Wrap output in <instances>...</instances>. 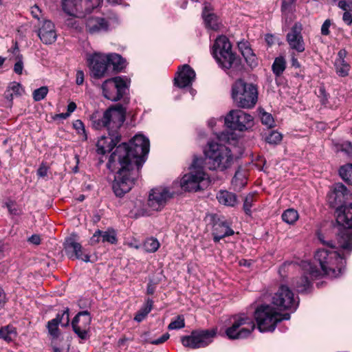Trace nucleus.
<instances>
[{
  "instance_id": "1",
  "label": "nucleus",
  "mask_w": 352,
  "mask_h": 352,
  "mask_svg": "<svg viewBox=\"0 0 352 352\" xmlns=\"http://www.w3.org/2000/svg\"><path fill=\"white\" fill-rule=\"evenodd\" d=\"M149 147L148 139L138 134L129 144L122 143L116 146L111 153L107 166L111 171L118 169L112 186L116 196L122 197L131 189Z\"/></svg>"
},
{
  "instance_id": "2",
  "label": "nucleus",
  "mask_w": 352,
  "mask_h": 352,
  "mask_svg": "<svg viewBox=\"0 0 352 352\" xmlns=\"http://www.w3.org/2000/svg\"><path fill=\"white\" fill-rule=\"evenodd\" d=\"M318 239L321 243L330 250L320 249L316 254L314 258L318 262L320 268V275L325 274L331 278H336L340 276L344 270L346 263V257L351 252H346L337 246V239H325L322 234L318 235Z\"/></svg>"
},
{
  "instance_id": "3",
  "label": "nucleus",
  "mask_w": 352,
  "mask_h": 352,
  "mask_svg": "<svg viewBox=\"0 0 352 352\" xmlns=\"http://www.w3.org/2000/svg\"><path fill=\"white\" fill-rule=\"evenodd\" d=\"M336 223L333 228L337 246L346 252H352V204L336 210Z\"/></svg>"
},
{
  "instance_id": "4",
  "label": "nucleus",
  "mask_w": 352,
  "mask_h": 352,
  "mask_svg": "<svg viewBox=\"0 0 352 352\" xmlns=\"http://www.w3.org/2000/svg\"><path fill=\"white\" fill-rule=\"evenodd\" d=\"M125 109L122 105L109 107L104 112L94 111L90 116L93 128L100 130L105 128L108 132L119 131L125 120Z\"/></svg>"
},
{
  "instance_id": "5",
  "label": "nucleus",
  "mask_w": 352,
  "mask_h": 352,
  "mask_svg": "<svg viewBox=\"0 0 352 352\" xmlns=\"http://www.w3.org/2000/svg\"><path fill=\"white\" fill-rule=\"evenodd\" d=\"M204 153L206 164L210 170L223 171L230 168L233 163L231 150L224 144L209 142Z\"/></svg>"
},
{
  "instance_id": "6",
  "label": "nucleus",
  "mask_w": 352,
  "mask_h": 352,
  "mask_svg": "<svg viewBox=\"0 0 352 352\" xmlns=\"http://www.w3.org/2000/svg\"><path fill=\"white\" fill-rule=\"evenodd\" d=\"M232 98L237 107L251 109L258 100L257 87L252 83L239 79L232 85Z\"/></svg>"
},
{
  "instance_id": "7",
  "label": "nucleus",
  "mask_w": 352,
  "mask_h": 352,
  "mask_svg": "<svg viewBox=\"0 0 352 352\" xmlns=\"http://www.w3.org/2000/svg\"><path fill=\"white\" fill-rule=\"evenodd\" d=\"M257 327L261 332L273 331L278 322L290 318L289 314H280L269 305H261L254 311Z\"/></svg>"
},
{
  "instance_id": "8",
  "label": "nucleus",
  "mask_w": 352,
  "mask_h": 352,
  "mask_svg": "<svg viewBox=\"0 0 352 352\" xmlns=\"http://www.w3.org/2000/svg\"><path fill=\"white\" fill-rule=\"evenodd\" d=\"M212 53L217 60L226 69H230V74L233 75V68L238 65V60L232 52V45L225 36L218 37L212 47Z\"/></svg>"
},
{
  "instance_id": "9",
  "label": "nucleus",
  "mask_w": 352,
  "mask_h": 352,
  "mask_svg": "<svg viewBox=\"0 0 352 352\" xmlns=\"http://www.w3.org/2000/svg\"><path fill=\"white\" fill-rule=\"evenodd\" d=\"M232 325L227 328L226 334L229 339L240 340L248 338L256 325L252 317L240 314L233 316Z\"/></svg>"
},
{
  "instance_id": "10",
  "label": "nucleus",
  "mask_w": 352,
  "mask_h": 352,
  "mask_svg": "<svg viewBox=\"0 0 352 352\" xmlns=\"http://www.w3.org/2000/svg\"><path fill=\"white\" fill-rule=\"evenodd\" d=\"M199 160H195L190 167V172L185 174L181 179V188L186 191H198L204 189L208 184V178L203 167L197 166Z\"/></svg>"
},
{
  "instance_id": "11",
  "label": "nucleus",
  "mask_w": 352,
  "mask_h": 352,
  "mask_svg": "<svg viewBox=\"0 0 352 352\" xmlns=\"http://www.w3.org/2000/svg\"><path fill=\"white\" fill-rule=\"evenodd\" d=\"M104 97L111 101H118L126 94L128 89L127 78L116 76L106 80L102 85Z\"/></svg>"
},
{
  "instance_id": "12",
  "label": "nucleus",
  "mask_w": 352,
  "mask_h": 352,
  "mask_svg": "<svg viewBox=\"0 0 352 352\" xmlns=\"http://www.w3.org/2000/svg\"><path fill=\"white\" fill-rule=\"evenodd\" d=\"M100 3V0H62L63 10L75 18H82Z\"/></svg>"
},
{
  "instance_id": "13",
  "label": "nucleus",
  "mask_w": 352,
  "mask_h": 352,
  "mask_svg": "<svg viewBox=\"0 0 352 352\" xmlns=\"http://www.w3.org/2000/svg\"><path fill=\"white\" fill-rule=\"evenodd\" d=\"M216 334L215 329L196 330L189 336H183L181 341L185 347L192 349L204 348L212 342Z\"/></svg>"
},
{
  "instance_id": "14",
  "label": "nucleus",
  "mask_w": 352,
  "mask_h": 352,
  "mask_svg": "<svg viewBox=\"0 0 352 352\" xmlns=\"http://www.w3.org/2000/svg\"><path fill=\"white\" fill-rule=\"evenodd\" d=\"M225 124L231 129L244 131L253 126L254 118L242 110L233 109L225 117Z\"/></svg>"
},
{
  "instance_id": "15",
  "label": "nucleus",
  "mask_w": 352,
  "mask_h": 352,
  "mask_svg": "<svg viewBox=\"0 0 352 352\" xmlns=\"http://www.w3.org/2000/svg\"><path fill=\"white\" fill-rule=\"evenodd\" d=\"M301 268L300 276L293 279L292 285L298 292L302 293L309 289L311 287L310 279L320 276V271L308 261L302 262Z\"/></svg>"
},
{
  "instance_id": "16",
  "label": "nucleus",
  "mask_w": 352,
  "mask_h": 352,
  "mask_svg": "<svg viewBox=\"0 0 352 352\" xmlns=\"http://www.w3.org/2000/svg\"><path fill=\"white\" fill-rule=\"evenodd\" d=\"M272 304L280 310L294 311L298 307V300L287 286L281 285L272 297Z\"/></svg>"
},
{
  "instance_id": "17",
  "label": "nucleus",
  "mask_w": 352,
  "mask_h": 352,
  "mask_svg": "<svg viewBox=\"0 0 352 352\" xmlns=\"http://www.w3.org/2000/svg\"><path fill=\"white\" fill-rule=\"evenodd\" d=\"M173 196V193L168 188L160 186L151 190L147 204L152 210L160 211Z\"/></svg>"
},
{
  "instance_id": "18",
  "label": "nucleus",
  "mask_w": 352,
  "mask_h": 352,
  "mask_svg": "<svg viewBox=\"0 0 352 352\" xmlns=\"http://www.w3.org/2000/svg\"><path fill=\"white\" fill-rule=\"evenodd\" d=\"M91 318L87 311L79 312L73 319L72 325L74 331L82 340H87L89 338Z\"/></svg>"
},
{
  "instance_id": "19",
  "label": "nucleus",
  "mask_w": 352,
  "mask_h": 352,
  "mask_svg": "<svg viewBox=\"0 0 352 352\" xmlns=\"http://www.w3.org/2000/svg\"><path fill=\"white\" fill-rule=\"evenodd\" d=\"M107 54L95 53L87 59L89 68L94 77L100 78L106 74L109 64Z\"/></svg>"
},
{
  "instance_id": "20",
  "label": "nucleus",
  "mask_w": 352,
  "mask_h": 352,
  "mask_svg": "<svg viewBox=\"0 0 352 352\" xmlns=\"http://www.w3.org/2000/svg\"><path fill=\"white\" fill-rule=\"evenodd\" d=\"M302 25L296 23L287 34V41L291 49L302 52L305 50V42L302 35Z\"/></svg>"
},
{
  "instance_id": "21",
  "label": "nucleus",
  "mask_w": 352,
  "mask_h": 352,
  "mask_svg": "<svg viewBox=\"0 0 352 352\" xmlns=\"http://www.w3.org/2000/svg\"><path fill=\"white\" fill-rule=\"evenodd\" d=\"M119 131L108 132V136H102L97 142L98 153L105 154L111 152L120 141Z\"/></svg>"
},
{
  "instance_id": "22",
  "label": "nucleus",
  "mask_w": 352,
  "mask_h": 352,
  "mask_svg": "<svg viewBox=\"0 0 352 352\" xmlns=\"http://www.w3.org/2000/svg\"><path fill=\"white\" fill-rule=\"evenodd\" d=\"M65 250L66 254L70 258L81 259L85 262L89 261V256L84 254L82 252V245L76 242L73 237H69L66 239L65 243Z\"/></svg>"
},
{
  "instance_id": "23",
  "label": "nucleus",
  "mask_w": 352,
  "mask_h": 352,
  "mask_svg": "<svg viewBox=\"0 0 352 352\" xmlns=\"http://www.w3.org/2000/svg\"><path fill=\"white\" fill-rule=\"evenodd\" d=\"M109 23L104 18L98 16H89L86 19L85 28L91 34H96L107 32Z\"/></svg>"
},
{
  "instance_id": "24",
  "label": "nucleus",
  "mask_w": 352,
  "mask_h": 352,
  "mask_svg": "<svg viewBox=\"0 0 352 352\" xmlns=\"http://www.w3.org/2000/svg\"><path fill=\"white\" fill-rule=\"evenodd\" d=\"M38 36L45 45L54 43L56 40L57 34L54 23L50 21L45 20L42 26L38 30Z\"/></svg>"
},
{
  "instance_id": "25",
  "label": "nucleus",
  "mask_w": 352,
  "mask_h": 352,
  "mask_svg": "<svg viewBox=\"0 0 352 352\" xmlns=\"http://www.w3.org/2000/svg\"><path fill=\"white\" fill-rule=\"evenodd\" d=\"M100 242L116 244L118 239L116 231L113 229H108L106 231L96 230L91 236L90 243L91 245H95Z\"/></svg>"
},
{
  "instance_id": "26",
  "label": "nucleus",
  "mask_w": 352,
  "mask_h": 352,
  "mask_svg": "<svg viewBox=\"0 0 352 352\" xmlns=\"http://www.w3.org/2000/svg\"><path fill=\"white\" fill-rule=\"evenodd\" d=\"M195 73L188 65H184L178 73V76L175 79V83L180 88H184L190 85L194 78Z\"/></svg>"
},
{
  "instance_id": "27",
  "label": "nucleus",
  "mask_w": 352,
  "mask_h": 352,
  "mask_svg": "<svg viewBox=\"0 0 352 352\" xmlns=\"http://www.w3.org/2000/svg\"><path fill=\"white\" fill-rule=\"evenodd\" d=\"M347 194V189L344 185L340 183L336 184L333 190L328 195V201L331 206L336 207L344 201Z\"/></svg>"
},
{
  "instance_id": "28",
  "label": "nucleus",
  "mask_w": 352,
  "mask_h": 352,
  "mask_svg": "<svg viewBox=\"0 0 352 352\" xmlns=\"http://www.w3.org/2000/svg\"><path fill=\"white\" fill-rule=\"evenodd\" d=\"M234 234V231L226 221H217L213 226V239L219 242L221 239Z\"/></svg>"
},
{
  "instance_id": "29",
  "label": "nucleus",
  "mask_w": 352,
  "mask_h": 352,
  "mask_svg": "<svg viewBox=\"0 0 352 352\" xmlns=\"http://www.w3.org/2000/svg\"><path fill=\"white\" fill-rule=\"evenodd\" d=\"M210 6L209 4H205L202 16L204 18L205 24L207 28L212 30H217L218 28V23L217 16L212 13H210Z\"/></svg>"
},
{
  "instance_id": "30",
  "label": "nucleus",
  "mask_w": 352,
  "mask_h": 352,
  "mask_svg": "<svg viewBox=\"0 0 352 352\" xmlns=\"http://www.w3.org/2000/svg\"><path fill=\"white\" fill-rule=\"evenodd\" d=\"M217 199L220 204L227 206H234L237 202L236 195L227 190H220L217 194Z\"/></svg>"
},
{
  "instance_id": "31",
  "label": "nucleus",
  "mask_w": 352,
  "mask_h": 352,
  "mask_svg": "<svg viewBox=\"0 0 352 352\" xmlns=\"http://www.w3.org/2000/svg\"><path fill=\"white\" fill-rule=\"evenodd\" d=\"M108 57V64L112 65L114 70L121 71L125 67L124 58L118 54H107Z\"/></svg>"
},
{
  "instance_id": "32",
  "label": "nucleus",
  "mask_w": 352,
  "mask_h": 352,
  "mask_svg": "<svg viewBox=\"0 0 352 352\" xmlns=\"http://www.w3.org/2000/svg\"><path fill=\"white\" fill-rule=\"evenodd\" d=\"M21 85L16 82H12L8 85L7 89L4 93V96L10 103L14 96H19L21 95Z\"/></svg>"
},
{
  "instance_id": "33",
  "label": "nucleus",
  "mask_w": 352,
  "mask_h": 352,
  "mask_svg": "<svg viewBox=\"0 0 352 352\" xmlns=\"http://www.w3.org/2000/svg\"><path fill=\"white\" fill-rule=\"evenodd\" d=\"M153 304V301L151 299H148L146 305L137 312L134 320L138 322H142L151 311Z\"/></svg>"
},
{
  "instance_id": "34",
  "label": "nucleus",
  "mask_w": 352,
  "mask_h": 352,
  "mask_svg": "<svg viewBox=\"0 0 352 352\" xmlns=\"http://www.w3.org/2000/svg\"><path fill=\"white\" fill-rule=\"evenodd\" d=\"M273 73L276 76H280L286 68V60L283 56L276 57L272 64Z\"/></svg>"
},
{
  "instance_id": "35",
  "label": "nucleus",
  "mask_w": 352,
  "mask_h": 352,
  "mask_svg": "<svg viewBox=\"0 0 352 352\" xmlns=\"http://www.w3.org/2000/svg\"><path fill=\"white\" fill-rule=\"evenodd\" d=\"M335 67L337 74L342 77L346 76L350 70L349 65L344 58H338L335 62Z\"/></svg>"
},
{
  "instance_id": "36",
  "label": "nucleus",
  "mask_w": 352,
  "mask_h": 352,
  "mask_svg": "<svg viewBox=\"0 0 352 352\" xmlns=\"http://www.w3.org/2000/svg\"><path fill=\"white\" fill-rule=\"evenodd\" d=\"M16 333L14 328L10 326L3 327L0 329V338L7 342L12 341L16 338Z\"/></svg>"
},
{
  "instance_id": "37",
  "label": "nucleus",
  "mask_w": 352,
  "mask_h": 352,
  "mask_svg": "<svg viewBox=\"0 0 352 352\" xmlns=\"http://www.w3.org/2000/svg\"><path fill=\"white\" fill-rule=\"evenodd\" d=\"M339 174L342 179L352 185V164H347L340 167Z\"/></svg>"
},
{
  "instance_id": "38",
  "label": "nucleus",
  "mask_w": 352,
  "mask_h": 352,
  "mask_svg": "<svg viewBox=\"0 0 352 352\" xmlns=\"http://www.w3.org/2000/svg\"><path fill=\"white\" fill-rule=\"evenodd\" d=\"M60 314H57L56 317L47 322V329L49 333L53 338H58L59 336V330H58V324L60 322L59 320Z\"/></svg>"
},
{
  "instance_id": "39",
  "label": "nucleus",
  "mask_w": 352,
  "mask_h": 352,
  "mask_svg": "<svg viewBox=\"0 0 352 352\" xmlns=\"http://www.w3.org/2000/svg\"><path fill=\"white\" fill-rule=\"evenodd\" d=\"M241 54L250 67H255L257 65L256 56L249 45L243 50Z\"/></svg>"
},
{
  "instance_id": "40",
  "label": "nucleus",
  "mask_w": 352,
  "mask_h": 352,
  "mask_svg": "<svg viewBox=\"0 0 352 352\" xmlns=\"http://www.w3.org/2000/svg\"><path fill=\"white\" fill-rule=\"evenodd\" d=\"M298 219V213L294 209H287L282 214V219L288 224L294 223Z\"/></svg>"
},
{
  "instance_id": "41",
  "label": "nucleus",
  "mask_w": 352,
  "mask_h": 352,
  "mask_svg": "<svg viewBox=\"0 0 352 352\" xmlns=\"http://www.w3.org/2000/svg\"><path fill=\"white\" fill-rule=\"evenodd\" d=\"M160 248L159 241L154 238L147 239L143 245V248L146 252H155Z\"/></svg>"
},
{
  "instance_id": "42",
  "label": "nucleus",
  "mask_w": 352,
  "mask_h": 352,
  "mask_svg": "<svg viewBox=\"0 0 352 352\" xmlns=\"http://www.w3.org/2000/svg\"><path fill=\"white\" fill-rule=\"evenodd\" d=\"M336 152H342L348 157H352V144L349 142L338 143L334 145Z\"/></svg>"
},
{
  "instance_id": "43",
  "label": "nucleus",
  "mask_w": 352,
  "mask_h": 352,
  "mask_svg": "<svg viewBox=\"0 0 352 352\" xmlns=\"http://www.w3.org/2000/svg\"><path fill=\"white\" fill-rule=\"evenodd\" d=\"M283 136L281 133L276 131H272L266 135L265 140L270 144H278L282 140Z\"/></svg>"
},
{
  "instance_id": "44",
  "label": "nucleus",
  "mask_w": 352,
  "mask_h": 352,
  "mask_svg": "<svg viewBox=\"0 0 352 352\" xmlns=\"http://www.w3.org/2000/svg\"><path fill=\"white\" fill-rule=\"evenodd\" d=\"M256 200V195L253 193L248 194L245 199L243 203V210L246 214L250 216L252 214L251 208L253 206V203Z\"/></svg>"
},
{
  "instance_id": "45",
  "label": "nucleus",
  "mask_w": 352,
  "mask_h": 352,
  "mask_svg": "<svg viewBox=\"0 0 352 352\" xmlns=\"http://www.w3.org/2000/svg\"><path fill=\"white\" fill-rule=\"evenodd\" d=\"M48 93V88L46 86H43L33 91L32 96L34 101H41L43 100Z\"/></svg>"
},
{
  "instance_id": "46",
  "label": "nucleus",
  "mask_w": 352,
  "mask_h": 352,
  "mask_svg": "<svg viewBox=\"0 0 352 352\" xmlns=\"http://www.w3.org/2000/svg\"><path fill=\"white\" fill-rule=\"evenodd\" d=\"M185 327L184 318L183 316H177L176 319L168 324V329H179Z\"/></svg>"
},
{
  "instance_id": "47",
  "label": "nucleus",
  "mask_w": 352,
  "mask_h": 352,
  "mask_svg": "<svg viewBox=\"0 0 352 352\" xmlns=\"http://www.w3.org/2000/svg\"><path fill=\"white\" fill-rule=\"evenodd\" d=\"M261 122L267 128H272L274 126V120L272 116L267 112L261 113Z\"/></svg>"
},
{
  "instance_id": "48",
  "label": "nucleus",
  "mask_w": 352,
  "mask_h": 352,
  "mask_svg": "<svg viewBox=\"0 0 352 352\" xmlns=\"http://www.w3.org/2000/svg\"><path fill=\"white\" fill-rule=\"evenodd\" d=\"M74 128L76 130L78 133L82 135L85 140H87V134L85 129V125L80 120H76L73 124Z\"/></svg>"
},
{
  "instance_id": "49",
  "label": "nucleus",
  "mask_w": 352,
  "mask_h": 352,
  "mask_svg": "<svg viewBox=\"0 0 352 352\" xmlns=\"http://www.w3.org/2000/svg\"><path fill=\"white\" fill-rule=\"evenodd\" d=\"M338 7L344 12H352V1L341 0L338 3Z\"/></svg>"
},
{
  "instance_id": "50",
  "label": "nucleus",
  "mask_w": 352,
  "mask_h": 352,
  "mask_svg": "<svg viewBox=\"0 0 352 352\" xmlns=\"http://www.w3.org/2000/svg\"><path fill=\"white\" fill-rule=\"evenodd\" d=\"M59 320L62 326L66 327L69 324V309L67 308L62 314H60Z\"/></svg>"
},
{
  "instance_id": "51",
  "label": "nucleus",
  "mask_w": 352,
  "mask_h": 352,
  "mask_svg": "<svg viewBox=\"0 0 352 352\" xmlns=\"http://www.w3.org/2000/svg\"><path fill=\"white\" fill-rule=\"evenodd\" d=\"M23 69V63L22 61L21 56L18 57L17 62L14 64V71L17 74H21Z\"/></svg>"
},
{
  "instance_id": "52",
  "label": "nucleus",
  "mask_w": 352,
  "mask_h": 352,
  "mask_svg": "<svg viewBox=\"0 0 352 352\" xmlns=\"http://www.w3.org/2000/svg\"><path fill=\"white\" fill-rule=\"evenodd\" d=\"M331 25V21L329 19H327L321 27V34L322 35H329L330 33L329 28Z\"/></svg>"
},
{
  "instance_id": "53",
  "label": "nucleus",
  "mask_w": 352,
  "mask_h": 352,
  "mask_svg": "<svg viewBox=\"0 0 352 352\" xmlns=\"http://www.w3.org/2000/svg\"><path fill=\"white\" fill-rule=\"evenodd\" d=\"M169 334L168 333H166L164 335H162L160 338L151 341L150 343L155 345L160 344L165 342L169 338Z\"/></svg>"
},
{
  "instance_id": "54",
  "label": "nucleus",
  "mask_w": 352,
  "mask_h": 352,
  "mask_svg": "<svg viewBox=\"0 0 352 352\" xmlns=\"http://www.w3.org/2000/svg\"><path fill=\"white\" fill-rule=\"evenodd\" d=\"M48 168L47 166L42 164L37 170V175L41 177H44L47 175Z\"/></svg>"
},
{
  "instance_id": "55",
  "label": "nucleus",
  "mask_w": 352,
  "mask_h": 352,
  "mask_svg": "<svg viewBox=\"0 0 352 352\" xmlns=\"http://www.w3.org/2000/svg\"><path fill=\"white\" fill-rule=\"evenodd\" d=\"M31 14L34 18L39 19L41 16V11L40 8L35 5L31 8Z\"/></svg>"
},
{
  "instance_id": "56",
  "label": "nucleus",
  "mask_w": 352,
  "mask_h": 352,
  "mask_svg": "<svg viewBox=\"0 0 352 352\" xmlns=\"http://www.w3.org/2000/svg\"><path fill=\"white\" fill-rule=\"evenodd\" d=\"M84 82V73L81 70H78L76 72V83L78 85H80Z\"/></svg>"
},
{
  "instance_id": "57",
  "label": "nucleus",
  "mask_w": 352,
  "mask_h": 352,
  "mask_svg": "<svg viewBox=\"0 0 352 352\" xmlns=\"http://www.w3.org/2000/svg\"><path fill=\"white\" fill-rule=\"evenodd\" d=\"M241 176H242V175L239 172H236L235 173L234 176L233 177V178L232 179V185L235 186L236 187L241 186V185L244 186L243 183L238 184V182L240 179Z\"/></svg>"
},
{
  "instance_id": "58",
  "label": "nucleus",
  "mask_w": 352,
  "mask_h": 352,
  "mask_svg": "<svg viewBox=\"0 0 352 352\" xmlns=\"http://www.w3.org/2000/svg\"><path fill=\"white\" fill-rule=\"evenodd\" d=\"M342 19L347 25H351L352 23V15L350 12H344Z\"/></svg>"
},
{
  "instance_id": "59",
  "label": "nucleus",
  "mask_w": 352,
  "mask_h": 352,
  "mask_svg": "<svg viewBox=\"0 0 352 352\" xmlns=\"http://www.w3.org/2000/svg\"><path fill=\"white\" fill-rule=\"evenodd\" d=\"M28 241L34 245H38L41 243V237L39 235L34 234L29 238Z\"/></svg>"
},
{
  "instance_id": "60",
  "label": "nucleus",
  "mask_w": 352,
  "mask_h": 352,
  "mask_svg": "<svg viewBox=\"0 0 352 352\" xmlns=\"http://www.w3.org/2000/svg\"><path fill=\"white\" fill-rule=\"evenodd\" d=\"M319 91H320V94L321 95L320 101H321L322 104L326 105L327 104V94L325 93V91H324V89L320 88L319 89Z\"/></svg>"
},
{
  "instance_id": "61",
  "label": "nucleus",
  "mask_w": 352,
  "mask_h": 352,
  "mask_svg": "<svg viewBox=\"0 0 352 352\" xmlns=\"http://www.w3.org/2000/svg\"><path fill=\"white\" fill-rule=\"evenodd\" d=\"M291 64L292 66L295 68H299L300 67V64L294 54L292 55Z\"/></svg>"
},
{
  "instance_id": "62",
  "label": "nucleus",
  "mask_w": 352,
  "mask_h": 352,
  "mask_svg": "<svg viewBox=\"0 0 352 352\" xmlns=\"http://www.w3.org/2000/svg\"><path fill=\"white\" fill-rule=\"evenodd\" d=\"M6 302V294L1 287H0V307Z\"/></svg>"
},
{
  "instance_id": "63",
  "label": "nucleus",
  "mask_w": 352,
  "mask_h": 352,
  "mask_svg": "<svg viewBox=\"0 0 352 352\" xmlns=\"http://www.w3.org/2000/svg\"><path fill=\"white\" fill-rule=\"evenodd\" d=\"M76 109V103L74 102H71L67 105V112H68L69 114H71L73 111H75Z\"/></svg>"
},
{
  "instance_id": "64",
  "label": "nucleus",
  "mask_w": 352,
  "mask_h": 352,
  "mask_svg": "<svg viewBox=\"0 0 352 352\" xmlns=\"http://www.w3.org/2000/svg\"><path fill=\"white\" fill-rule=\"evenodd\" d=\"M265 41L268 45H272L274 43V36L272 34H267L265 36Z\"/></svg>"
}]
</instances>
